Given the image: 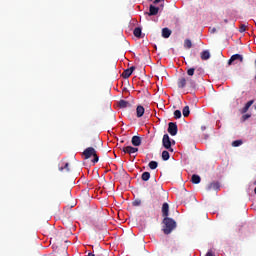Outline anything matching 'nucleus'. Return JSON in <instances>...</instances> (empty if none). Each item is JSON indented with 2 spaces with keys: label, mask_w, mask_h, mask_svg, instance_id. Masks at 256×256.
<instances>
[{
  "label": "nucleus",
  "mask_w": 256,
  "mask_h": 256,
  "mask_svg": "<svg viewBox=\"0 0 256 256\" xmlns=\"http://www.w3.org/2000/svg\"><path fill=\"white\" fill-rule=\"evenodd\" d=\"M187 85V79L185 77H181L177 81V86L179 89H185V86Z\"/></svg>",
  "instance_id": "11"
},
{
  "label": "nucleus",
  "mask_w": 256,
  "mask_h": 256,
  "mask_svg": "<svg viewBox=\"0 0 256 256\" xmlns=\"http://www.w3.org/2000/svg\"><path fill=\"white\" fill-rule=\"evenodd\" d=\"M205 256H215V253L213 252V250H209Z\"/></svg>",
  "instance_id": "33"
},
{
  "label": "nucleus",
  "mask_w": 256,
  "mask_h": 256,
  "mask_svg": "<svg viewBox=\"0 0 256 256\" xmlns=\"http://www.w3.org/2000/svg\"><path fill=\"white\" fill-rule=\"evenodd\" d=\"M131 143L134 147H139L141 145V137L139 136H133Z\"/></svg>",
  "instance_id": "13"
},
{
  "label": "nucleus",
  "mask_w": 256,
  "mask_h": 256,
  "mask_svg": "<svg viewBox=\"0 0 256 256\" xmlns=\"http://www.w3.org/2000/svg\"><path fill=\"white\" fill-rule=\"evenodd\" d=\"M82 157L86 160L94 157L92 163H99V156L97 155V150H95V148L93 147L86 148L82 153Z\"/></svg>",
  "instance_id": "2"
},
{
  "label": "nucleus",
  "mask_w": 256,
  "mask_h": 256,
  "mask_svg": "<svg viewBox=\"0 0 256 256\" xmlns=\"http://www.w3.org/2000/svg\"><path fill=\"white\" fill-rule=\"evenodd\" d=\"M184 47H185L186 49H191V47H193V43L191 42L190 39L184 40Z\"/></svg>",
  "instance_id": "25"
},
{
  "label": "nucleus",
  "mask_w": 256,
  "mask_h": 256,
  "mask_svg": "<svg viewBox=\"0 0 256 256\" xmlns=\"http://www.w3.org/2000/svg\"><path fill=\"white\" fill-rule=\"evenodd\" d=\"M177 131H179V129L177 128V123L175 122H170L168 124V133L172 136L175 137V135H177Z\"/></svg>",
  "instance_id": "4"
},
{
  "label": "nucleus",
  "mask_w": 256,
  "mask_h": 256,
  "mask_svg": "<svg viewBox=\"0 0 256 256\" xmlns=\"http://www.w3.org/2000/svg\"><path fill=\"white\" fill-rule=\"evenodd\" d=\"M64 169H65L68 173H69V171H71V170L69 169V163H65L64 166L59 167V171H63Z\"/></svg>",
  "instance_id": "27"
},
{
  "label": "nucleus",
  "mask_w": 256,
  "mask_h": 256,
  "mask_svg": "<svg viewBox=\"0 0 256 256\" xmlns=\"http://www.w3.org/2000/svg\"><path fill=\"white\" fill-rule=\"evenodd\" d=\"M132 205H133L134 207H139V205H141V200H135V201L132 203Z\"/></svg>",
  "instance_id": "32"
},
{
  "label": "nucleus",
  "mask_w": 256,
  "mask_h": 256,
  "mask_svg": "<svg viewBox=\"0 0 256 256\" xmlns=\"http://www.w3.org/2000/svg\"><path fill=\"white\" fill-rule=\"evenodd\" d=\"M171 33H172V31L169 28H163L162 29V37L164 39H169L171 37Z\"/></svg>",
  "instance_id": "14"
},
{
  "label": "nucleus",
  "mask_w": 256,
  "mask_h": 256,
  "mask_svg": "<svg viewBox=\"0 0 256 256\" xmlns=\"http://www.w3.org/2000/svg\"><path fill=\"white\" fill-rule=\"evenodd\" d=\"M133 71H135V66H131L130 68L124 70V72L122 73V77L124 79H129V76L133 75Z\"/></svg>",
  "instance_id": "9"
},
{
  "label": "nucleus",
  "mask_w": 256,
  "mask_h": 256,
  "mask_svg": "<svg viewBox=\"0 0 256 256\" xmlns=\"http://www.w3.org/2000/svg\"><path fill=\"white\" fill-rule=\"evenodd\" d=\"M202 131H205V127H202Z\"/></svg>",
  "instance_id": "39"
},
{
  "label": "nucleus",
  "mask_w": 256,
  "mask_h": 256,
  "mask_svg": "<svg viewBox=\"0 0 256 256\" xmlns=\"http://www.w3.org/2000/svg\"><path fill=\"white\" fill-rule=\"evenodd\" d=\"M233 61H240V63H243V56L241 54L232 55L228 61V65H231Z\"/></svg>",
  "instance_id": "7"
},
{
  "label": "nucleus",
  "mask_w": 256,
  "mask_h": 256,
  "mask_svg": "<svg viewBox=\"0 0 256 256\" xmlns=\"http://www.w3.org/2000/svg\"><path fill=\"white\" fill-rule=\"evenodd\" d=\"M254 193L256 194V186H255V189H254Z\"/></svg>",
  "instance_id": "40"
},
{
  "label": "nucleus",
  "mask_w": 256,
  "mask_h": 256,
  "mask_svg": "<svg viewBox=\"0 0 256 256\" xmlns=\"http://www.w3.org/2000/svg\"><path fill=\"white\" fill-rule=\"evenodd\" d=\"M141 179H142V181H149V179H151V173H149V172H144V173L141 175Z\"/></svg>",
  "instance_id": "21"
},
{
  "label": "nucleus",
  "mask_w": 256,
  "mask_h": 256,
  "mask_svg": "<svg viewBox=\"0 0 256 256\" xmlns=\"http://www.w3.org/2000/svg\"><path fill=\"white\" fill-rule=\"evenodd\" d=\"M243 145V140H235L232 142V147H241Z\"/></svg>",
  "instance_id": "26"
},
{
  "label": "nucleus",
  "mask_w": 256,
  "mask_h": 256,
  "mask_svg": "<svg viewBox=\"0 0 256 256\" xmlns=\"http://www.w3.org/2000/svg\"><path fill=\"white\" fill-rule=\"evenodd\" d=\"M247 119H251V114H244L241 118V121L245 122L247 121Z\"/></svg>",
  "instance_id": "30"
},
{
  "label": "nucleus",
  "mask_w": 256,
  "mask_h": 256,
  "mask_svg": "<svg viewBox=\"0 0 256 256\" xmlns=\"http://www.w3.org/2000/svg\"><path fill=\"white\" fill-rule=\"evenodd\" d=\"M201 59H202V61H207V59H211V53H209L208 50H204L201 53Z\"/></svg>",
  "instance_id": "18"
},
{
  "label": "nucleus",
  "mask_w": 256,
  "mask_h": 256,
  "mask_svg": "<svg viewBox=\"0 0 256 256\" xmlns=\"http://www.w3.org/2000/svg\"><path fill=\"white\" fill-rule=\"evenodd\" d=\"M187 75H189V77H193V75H195V68H189L187 70Z\"/></svg>",
  "instance_id": "29"
},
{
  "label": "nucleus",
  "mask_w": 256,
  "mask_h": 256,
  "mask_svg": "<svg viewBox=\"0 0 256 256\" xmlns=\"http://www.w3.org/2000/svg\"><path fill=\"white\" fill-rule=\"evenodd\" d=\"M215 31H217V29H216V28H213V29H212V33H215Z\"/></svg>",
  "instance_id": "36"
},
{
  "label": "nucleus",
  "mask_w": 256,
  "mask_h": 256,
  "mask_svg": "<svg viewBox=\"0 0 256 256\" xmlns=\"http://www.w3.org/2000/svg\"><path fill=\"white\" fill-rule=\"evenodd\" d=\"M123 153H128V155H133V153H137L139 151V148H135L132 146H126L122 148Z\"/></svg>",
  "instance_id": "6"
},
{
  "label": "nucleus",
  "mask_w": 256,
  "mask_h": 256,
  "mask_svg": "<svg viewBox=\"0 0 256 256\" xmlns=\"http://www.w3.org/2000/svg\"><path fill=\"white\" fill-rule=\"evenodd\" d=\"M174 119H181V110L174 111Z\"/></svg>",
  "instance_id": "28"
},
{
  "label": "nucleus",
  "mask_w": 256,
  "mask_h": 256,
  "mask_svg": "<svg viewBox=\"0 0 256 256\" xmlns=\"http://www.w3.org/2000/svg\"><path fill=\"white\" fill-rule=\"evenodd\" d=\"M229 21L227 19L224 20V23H228Z\"/></svg>",
  "instance_id": "38"
},
{
  "label": "nucleus",
  "mask_w": 256,
  "mask_h": 256,
  "mask_svg": "<svg viewBox=\"0 0 256 256\" xmlns=\"http://www.w3.org/2000/svg\"><path fill=\"white\" fill-rule=\"evenodd\" d=\"M160 10H161L160 7H156L153 4H151L149 7V12H147L146 14L149 15V17H152L157 15V13H159Z\"/></svg>",
  "instance_id": "5"
},
{
  "label": "nucleus",
  "mask_w": 256,
  "mask_h": 256,
  "mask_svg": "<svg viewBox=\"0 0 256 256\" xmlns=\"http://www.w3.org/2000/svg\"><path fill=\"white\" fill-rule=\"evenodd\" d=\"M246 29H247V26H245L244 24H242L241 26H240V33H245V31H246Z\"/></svg>",
  "instance_id": "31"
},
{
  "label": "nucleus",
  "mask_w": 256,
  "mask_h": 256,
  "mask_svg": "<svg viewBox=\"0 0 256 256\" xmlns=\"http://www.w3.org/2000/svg\"><path fill=\"white\" fill-rule=\"evenodd\" d=\"M186 83H188V85L191 89H196L197 88V83L191 78H187Z\"/></svg>",
  "instance_id": "19"
},
{
  "label": "nucleus",
  "mask_w": 256,
  "mask_h": 256,
  "mask_svg": "<svg viewBox=\"0 0 256 256\" xmlns=\"http://www.w3.org/2000/svg\"><path fill=\"white\" fill-rule=\"evenodd\" d=\"M163 1H165V0H154L153 3H154V5H157V3H163Z\"/></svg>",
  "instance_id": "34"
},
{
  "label": "nucleus",
  "mask_w": 256,
  "mask_h": 256,
  "mask_svg": "<svg viewBox=\"0 0 256 256\" xmlns=\"http://www.w3.org/2000/svg\"><path fill=\"white\" fill-rule=\"evenodd\" d=\"M148 167L152 170L156 169L157 167H159V163H157V161H150L148 164Z\"/></svg>",
  "instance_id": "23"
},
{
  "label": "nucleus",
  "mask_w": 256,
  "mask_h": 256,
  "mask_svg": "<svg viewBox=\"0 0 256 256\" xmlns=\"http://www.w3.org/2000/svg\"><path fill=\"white\" fill-rule=\"evenodd\" d=\"M143 115H145V108L143 106H137V108H136V116L138 118H141Z\"/></svg>",
  "instance_id": "15"
},
{
  "label": "nucleus",
  "mask_w": 256,
  "mask_h": 256,
  "mask_svg": "<svg viewBox=\"0 0 256 256\" xmlns=\"http://www.w3.org/2000/svg\"><path fill=\"white\" fill-rule=\"evenodd\" d=\"M191 181L194 185H199V183H201V176H199L197 174H193Z\"/></svg>",
  "instance_id": "17"
},
{
  "label": "nucleus",
  "mask_w": 256,
  "mask_h": 256,
  "mask_svg": "<svg viewBox=\"0 0 256 256\" xmlns=\"http://www.w3.org/2000/svg\"><path fill=\"white\" fill-rule=\"evenodd\" d=\"M162 223L164 225L162 229L164 235H170L177 228V222L170 217H165Z\"/></svg>",
  "instance_id": "1"
},
{
  "label": "nucleus",
  "mask_w": 256,
  "mask_h": 256,
  "mask_svg": "<svg viewBox=\"0 0 256 256\" xmlns=\"http://www.w3.org/2000/svg\"><path fill=\"white\" fill-rule=\"evenodd\" d=\"M253 103H255V100H250L248 101L245 106L240 110V113L242 115H245V113H247V111H249V109L251 108V105H253Z\"/></svg>",
  "instance_id": "10"
},
{
  "label": "nucleus",
  "mask_w": 256,
  "mask_h": 256,
  "mask_svg": "<svg viewBox=\"0 0 256 256\" xmlns=\"http://www.w3.org/2000/svg\"><path fill=\"white\" fill-rule=\"evenodd\" d=\"M162 145L164 149H168V151L173 152V148H171V138L169 137V134H164L162 138Z\"/></svg>",
  "instance_id": "3"
},
{
  "label": "nucleus",
  "mask_w": 256,
  "mask_h": 256,
  "mask_svg": "<svg viewBox=\"0 0 256 256\" xmlns=\"http://www.w3.org/2000/svg\"><path fill=\"white\" fill-rule=\"evenodd\" d=\"M118 105H119L120 109H125L127 107H131V103H129V101H126V100H120L118 102Z\"/></svg>",
  "instance_id": "16"
},
{
  "label": "nucleus",
  "mask_w": 256,
  "mask_h": 256,
  "mask_svg": "<svg viewBox=\"0 0 256 256\" xmlns=\"http://www.w3.org/2000/svg\"><path fill=\"white\" fill-rule=\"evenodd\" d=\"M141 33H142V30H141L140 27H136V28L134 29V31H133L134 36H135V37H138V38L141 37Z\"/></svg>",
  "instance_id": "24"
},
{
  "label": "nucleus",
  "mask_w": 256,
  "mask_h": 256,
  "mask_svg": "<svg viewBox=\"0 0 256 256\" xmlns=\"http://www.w3.org/2000/svg\"><path fill=\"white\" fill-rule=\"evenodd\" d=\"M163 7H164V4H161V5H160V8L163 9Z\"/></svg>",
  "instance_id": "37"
},
{
  "label": "nucleus",
  "mask_w": 256,
  "mask_h": 256,
  "mask_svg": "<svg viewBox=\"0 0 256 256\" xmlns=\"http://www.w3.org/2000/svg\"><path fill=\"white\" fill-rule=\"evenodd\" d=\"M219 189H221L219 182H212L207 186V191H219Z\"/></svg>",
  "instance_id": "8"
},
{
  "label": "nucleus",
  "mask_w": 256,
  "mask_h": 256,
  "mask_svg": "<svg viewBox=\"0 0 256 256\" xmlns=\"http://www.w3.org/2000/svg\"><path fill=\"white\" fill-rule=\"evenodd\" d=\"M254 109H255V111H256V105L254 106Z\"/></svg>",
  "instance_id": "41"
},
{
  "label": "nucleus",
  "mask_w": 256,
  "mask_h": 256,
  "mask_svg": "<svg viewBox=\"0 0 256 256\" xmlns=\"http://www.w3.org/2000/svg\"><path fill=\"white\" fill-rule=\"evenodd\" d=\"M190 113H191V111L189 110V106H185V107L183 108V110H182V115H183L184 117H189Z\"/></svg>",
  "instance_id": "22"
},
{
  "label": "nucleus",
  "mask_w": 256,
  "mask_h": 256,
  "mask_svg": "<svg viewBox=\"0 0 256 256\" xmlns=\"http://www.w3.org/2000/svg\"><path fill=\"white\" fill-rule=\"evenodd\" d=\"M162 215L163 217H169V204L167 202L162 205Z\"/></svg>",
  "instance_id": "12"
},
{
  "label": "nucleus",
  "mask_w": 256,
  "mask_h": 256,
  "mask_svg": "<svg viewBox=\"0 0 256 256\" xmlns=\"http://www.w3.org/2000/svg\"><path fill=\"white\" fill-rule=\"evenodd\" d=\"M88 256H95V254H93V253H88Z\"/></svg>",
  "instance_id": "35"
},
{
  "label": "nucleus",
  "mask_w": 256,
  "mask_h": 256,
  "mask_svg": "<svg viewBox=\"0 0 256 256\" xmlns=\"http://www.w3.org/2000/svg\"><path fill=\"white\" fill-rule=\"evenodd\" d=\"M170 157H171V155H169V151L164 150L162 152V159H163V161H169Z\"/></svg>",
  "instance_id": "20"
}]
</instances>
